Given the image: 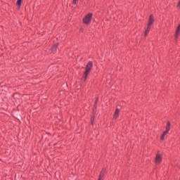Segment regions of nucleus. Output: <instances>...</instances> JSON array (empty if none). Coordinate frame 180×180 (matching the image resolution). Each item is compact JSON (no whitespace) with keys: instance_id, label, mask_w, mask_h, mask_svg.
Here are the masks:
<instances>
[{"instance_id":"obj_1","label":"nucleus","mask_w":180,"mask_h":180,"mask_svg":"<svg viewBox=\"0 0 180 180\" xmlns=\"http://www.w3.org/2000/svg\"><path fill=\"white\" fill-rule=\"evenodd\" d=\"M93 63L91 61H89L85 68V72L84 73L83 79L84 81H86V77L89 75V72H91V70H92Z\"/></svg>"},{"instance_id":"obj_2","label":"nucleus","mask_w":180,"mask_h":180,"mask_svg":"<svg viewBox=\"0 0 180 180\" xmlns=\"http://www.w3.org/2000/svg\"><path fill=\"white\" fill-rule=\"evenodd\" d=\"M153 23H154V15H150L149 18L148 27L145 31L144 36H148V33L150 32V27H151V25H153Z\"/></svg>"},{"instance_id":"obj_3","label":"nucleus","mask_w":180,"mask_h":180,"mask_svg":"<svg viewBox=\"0 0 180 180\" xmlns=\"http://www.w3.org/2000/svg\"><path fill=\"white\" fill-rule=\"evenodd\" d=\"M91 20H92V13H89L84 17L83 22L85 25H89L91 23Z\"/></svg>"},{"instance_id":"obj_4","label":"nucleus","mask_w":180,"mask_h":180,"mask_svg":"<svg viewBox=\"0 0 180 180\" xmlns=\"http://www.w3.org/2000/svg\"><path fill=\"white\" fill-rule=\"evenodd\" d=\"M161 161H162V155H161L160 153H157L155 160V164H158V165L161 164Z\"/></svg>"},{"instance_id":"obj_5","label":"nucleus","mask_w":180,"mask_h":180,"mask_svg":"<svg viewBox=\"0 0 180 180\" xmlns=\"http://www.w3.org/2000/svg\"><path fill=\"white\" fill-rule=\"evenodd\" d=\"M169 130H171V127L167 126L166 127V131H165L160 138V140L164 141V139L165 138V136H167V134H168Z\"/></svg>"},{"instance_id":"obj_6","label":"nucleus","mask_w":180,"mask_h":180,"mask_svg":"<svg viewBox=\"0 0 180 180\" xmlns=\"http://www.w3.org/2000/svg\"><path fill=\"white\" fill-rule=\"evenodd\" d=\"M180 33V25L177 27L175 32V39H178V36H179Z\"/></svg>"},{"instance_id":"obj_7","label":"nucleus","mask_w":180,"mask_h":180,"mask_svg":"<svg viewBox=\"0 0 180 180\" xmlns=\"http://www.w3.org/2000/svg\"><path fill=\"white\" fill-rule=\"evenodd\" d=\"M103 176H105V170L103 169L100 174L99 179L98 180H103Z\"/></svg>"},{"instance_id":"obj_8","label":"nucleus","mask_w":180,"mask_h":180,"mask_svg":"<svg viewBox=\"0 0 180 180\" xmlns=\"http://www.w3.org/2000/svg\"><path fill=\"white\" fill-rule=\"evenodd\" d=\"M117 116H119V108H117L114 113V119H117Z\"/></svg>"},{"instance_id":"obj_9","label":"nucleus","mask_w":180,"mask_h":180,"mask_svg":"<svg viewBox=\"0 0 180 180\" xmlns=\"http://www.w3.org/2000/svg\"><path fill=\"white\" fill-rule=\"evenodd\" d=\"M58 44H55L53 45V46L51 49V51L52 53H56V51L57 50V47H58Z\"/></svg>"},{"instance_id":"obj_10","label":"nucleus","mask_w":180,"mask_h":180,"mask_svg":"<svg viewBox=\"0 0 180 180\" xmlns=\"http://www.w3.org/2000/svg\"><path fill=\"white\" fill-rule=\"evenodd\" d=\"M22 1L23 0H18L17 1V6L20 8V6H22Z\"/></svg>"},{"instance_id":"obj_11","label":"nucleus","mask_w":180,"mask_h":180,"mask_svg":"<svg viewBox=\"0 0 180 180\" xmlns=\"http://www.w3.org/2000/svg\"><path fill=\"white\" fill-rule=\"evenodd\" d=\"M76 4H77V0H73V1H72V4H73V5H75Z\"/></svg>"},{"instance_id":"obj_12","label":"nucleus","mask_w":180,"mask_h":180,"mask_svg":"<svg viewBox=\"0 0 180 180\" xmlns=\"http://www.w3.org/2000/svg\"><path fill=\"white\" fill-rule=\"evenodd\" d=\"M167 126V127H170V126H171V122H168Z\"/></svg>"}]
</instances>
